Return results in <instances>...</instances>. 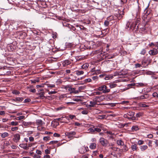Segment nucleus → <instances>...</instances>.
Listing matches in <instances>:
<instances>
[{"instance_id":"1","label":"nucleus","mask_w":158,"mask_h":158,"mask_svg":"<svg viewBox=\"0 0 158 158\" xmlns=\"http://www.w3.org/2000/svg\"><path fill=\"white\" fill-rule=\"evenodd\" d=\"M89 151V148L87 146H82L79 149V152L81 154H85Z\"/></svg>"},{"instance_id":"2","label":"nucleus","mask_w":158,"mask_h":158,"mask_svg":"<svg viewBox=\"0 0 158 158\" xmlns=\"http://www.w3.org/2000/svg\"><path fill=\"white\" fill-rule=\"evenodd\" d=\"M127 114L129 116V119L131 120H135V117L134 116L135 113L132 111H129L127 113Z\"/></svg>"},{"instance_id":"3","label":"nucleus","mask_w":158,"mask_h":158,"mask_svg":"<svg viewBox=\"0 0 158 158\" xmlns=\"http://www.w3.org/2000/svg\"><path fill=\"white\" fill-rule=\"evenodd\" d=\"M100 142L101 145L103 146H106L108 144L107 140L103 138L100 139Z\"/></svg>"},{"instance_id":"4","label":"nucleus","mask_w":158,"mask_h":158,"mask_svg":"<svg viewBox=\"0 0 158 158\" xmlns=\"http://www.w3.org/2000/svg\"><path fill=\"white\" fill-rule=\"evenodd\" d=\"M76 134V132L74 131H70L69 132H66L65 133L66 135L69 138H71L73 137Z\"/></svg>"},{"instance_id":"5","label":"nucleus","mask_w":158,"mask_h":158,"mask_svg":"<svg viewBox=\"0 0 158 158\" xmlns=\"http://www.w3.org/2000/svg\"><path fill=\"white\" fill-rule=\"evenodd\" d=\"M157 53L158 50L156 48L151 50L149 52V54L151 55H155L157 54Z\"/></svg>"},{"instance_id":"6","label":"nucleus","mask_w":158,"mask_h":158,"mask_svg":"<svg viewBox=\"0 0 158 158\" xmlns=\"http://www.w3.org/2000/svg\"><path fill=\"white\" fill-rule=\"evenodd\" d=\"M14 141L16 142H18L20 139V135L19 134H15L14 136Z\"/></svg>"},{"instance_id":"7","label":"nucleus","mask_w":158,"mask_h":158,"mask_svg":"<svg viewBox=\"0 0 158 158\" xmlns=\"http://www.w3.org/2000/svg\"><path fill=\"white\" fill-rule=\"evenodd\" d=\"M69 88V90H71V91L70 92V93H75V94H77V93H78L79 92V91L78 90H78H75V89L74 88H70L69 87V86L68 85V86H67L66 87V88Z\"/></svg>"},{"instance_id":"8","label":"nucleus","mask_w":158,"mask_h":158,"mask_svg":"<svg viewBox=\"0 0 158 158\" xmlns=\"http://www.w3.org/2000/svg\"><path fill=\"white\" fill-rule=\"evenodd\" d=\"M36 124L38 126H42L45 123L43 122V121L41 119H37L36 120Z\"/></svg>"},{"instance_id":"9","label":"nucleus","mask_w":158,"mask_h":158,"mask_svg":"<svg viewBox=\"0 0 158 158\" xmlns=\"http://www.w3.org/2000/svg\"><path fill=\"white\" fill-rule=\"evenodd\" d=\"M19 146L21 148L25 150L28 149L27 145V143H21Z\"/></svg>"},{"instance_id":"10","label":"nucleus","mask_w":158,"mask_h":158,"mask_svg":"<svg viewBox=\"0 0 158 158\" xmlns=\"http://www.w3.org/2000/svg\"><path fill=\"white\" fill-rule=\"evenodd\" d=\"M104 85H102L98 88V89L99 91H102L103 93H106V92L108 91L109 90H107V91L104 90Z\"/></svg>"},{"instance_id":"11","label":"nucleus","mask_w":158,"mask_h":158,"mask_svg":"<svg viewBox=\"0 0 158 158\" xmlns=\"http://www.w3.org/2000/svg\"><path fill=\"white\" fill-rule=\"evenodd\" d=\"M149 95L147 94H145L144 95H142L138 97V98L140 100H142L143 99H147L148 98Z\"/></svg>"},{"instance_id":"12","label":"nucleus","mask_w":158,"mask_h":158,"mask_svg":"<svg viewBox=\"0 0 158 158\" xmlns=\"http://www.w3.org/2000/svg\"><path fill=\"white\" fill-rule=\"evenodd\" d=\"M139 130V127L138 126L135 125L131 127V130L132 131H136Z\"/></svg>"},{"instance_id":"13","label":"nucleus","mask_w":158,"mask_h":158,"mask_svg":"<svg viewBox=\"0 0 158 158\" xmlns=\"http://www.w3.org/2000/svg\"><path fill=\"white\" fill-rule=\"evenodd\" d=\"M139 106L140 107H148L149 106L148 105L146 104L144 102L139 103Z\"/></svg>"},{"instance_id":"14","label":"nucleus","mask_w":158,"mask_h":158,"mask_svg":"<svg viewBox=\"0 0 158 158\" xmlns=\"http://www.w3.org/2000/svg\"><path fill=\"white\" fill-rule=\"evenodd\" d=\"M116 143L118 145L123 146L124 144V142L121 140H118Z\"/></svg>"},{"instance_id":"15","label":"nucleus","mask_w":158,"mask_h":158,"mask_svg":"<svg viewBox=\"0 0 158 158\" xmlns=\"http://www.w3.org/2000/svg\"><path fill=\"white\" fill-rule=\"evenodd\" d=\"M96 146V144L94 143H92L90 144L89 146L90 148L92 149H95Z\"/></svg>"},{"instance_id":"16","label":"nucleus","mask_w":158,"mask_h":158,"mask_svg":"<svg viewBox=\"0 0 158 158\" xmlns=\"http://www.w3.org/2000/svg\"><path fill=\"white\" fill-rule=\"evenodd\" d=\"M109 86L111 88H114L116 87L117 85L114 82H111L109 84Z\"/></svg>"},{"instance_id":"17","label":"nucleus","mask_w":158,"mask_h":158,"mask_svg":"<svg viewBox=\"0 0 158 158\" xmlns=\"http://www.w3.org/2000/svg\"><path fill=\"white\" fill-rule=\"evenodd\" d=\"M1 136L2 138H4L8 136L9 134L7 132H4L2 134Z\"/></svg>"},{"instance_id":"18","label":"nucleus","mask_w":158,"mask_h":158,"mask_svg":"<svg viewBox=\"0 0 158 158\" xmlns=\"http://www.w3.org/2000/svg\"><path fill=\"white\" fill-rule=\"evenodd\" d=\"M93 128H94L95 134L96 133V132H100L101 131L100 128L97 127H95V126H93Z\"/></svg>"},{"instance_id":"19","label":"nucleus","mask_w":158,"mask_h":158,"mask_svg":"<svg viewBox=\"0 0 158 158\" xmlns=\"http://www.w3.org/2000/svg\"><path fill=\"white\" fill-rule=\"evenodd\" d=\"M70 63L71 62L69 60H65L64 61L63 63V64L64 66H65L66 65H69L70 64Z\"/></svg>"},{"instance_id":"20","label":"nucleus","mask_w":158,"mask_h":158,"mask_svg":"<svg viewBox=\"0 0 158 158\" xmlns=\"http://www.w3.org/2000/svg\"><path fill=\"white\" fill-rule=\"evenodd\" d=\"M90 105H89L90 107H94L96 104H97V102H96L90 101Z\"/></svg>"},{"instance_id":"21","label":"nucleus","mask_w":158,"mask_h":158,"mask_svg":"<svg viewBox=\"0 0 158 158\" xmlns=\"http://www.w3.org/2000/svg\"><path fill=\"white\" fill-rule=\"evenodd\" d=\"M103 96H101L100 97L99 96H96L94 99V101L95 102H97L99 101V100L100 99V98H101L102 97H103Z\"/></svg>"},{"instance_id":"22","label":"nucleus","mask_w":158,"mask_h":158,"mask_svg":"<svg viewBox=\"0 0 158 158\" xmlns=\"http://www.w3.org/2000/svg\"><path fill=\"white\" fill-rule=\"evenodd\" d=\"M76 74L78 76H79L84 73V72L82 71L77 70L75 72Z\"/></svg>"},{"instance_id":"23","label":"nucleus","mask_w":158,"mask_h":158,"mask_svg":"<svg viewBox=\"0 0 158 158\" xmlns=\"http://www.w3.org/2000/svg\"><path fill=\"white\" fill-rule=\"evenodd\" d=\"M10 124L13 126H17L19 125V122L16 121H12L10 123Z\"/></svg>"},{"instance_id":"24","label":"nucleus","mask_w":158,"mask_h":158,"mask_svg":"<svg viewBox=\"0 0 158 158\" xmlns=\"http://www.w3.org/2000/svg\"><path fill=\"white\" fill-rule=\"evenodd\" d=\"M38 95H39V98H40L44 99V98L45 96L44 95V93L41 92L40 93H38Z\"/></svg>"},{"instance_id":"25","label":"nucleus","mask_w":158,"mask_h":158,"mask_svg":"<svg viewBox=\"0 0 158 158\" xmlns=\"http://www.w3.org/2000/svg\"><path fill=\"white\" fill-rule=\"evenodd\" d=\"M23 100V98H16L14 100L15 101L20 102H21Z\"/></svg>"},{"instance_id":"26","label":"nucleus","mask_w":158,"mask_h":158,"mask_svg":"<svg viewBox=\"0 0 158 158\" xmlns=\"http://www.w3.org/2000/svg\"><path fill=\"white\" fill-rule=\"evenodd\" d=\"M148 148V146L147 145H143L140 147V149L142 151H143Z\"/></svg>"},{"instance_id":"27","label":"nucleus","mask_w":158,"mask_h":158,"mask_svg":"<svg viewBox=\"0 0 158 158\" xmlns=\"http://www.w3.org/2000/svg\"><path fill=\"white\" fill-rule=\"evenodd\" d=\"M23 125L24 126H28L32 124V123L30 122H23Z\"/></svg>"},{"instance_id":"28","label":"nucleus","mask_w":158,"mask_h":158,"mask_svg":"<svg viewBox=\"0 0 158 158\" xmlns=\"http://www.w3.org/2000/svg\"><path fill=\"white\" fill-rule=\"evenodd\" d=\"M131 148L132 150L133 151L136 150L137 148L136 145L135 144L131 145Z\"/></svg>"},{"instance_id":"29","label":"nucleus","mask_w":158,"mask_h":158,"mask_svg":"<svg viewBox=\"0 0 158 158\" xmlns=\"http://www.w3.org/2000/svg\"><path fill=\"white\" fill-rule=\"evenodd\" d=\"M89 66V64H88L85 63L83 64L81 67L83 69H86L88 66Z\"/></svg>"},{"instance_id":"30","label":"nucleus","mask_w":158,"mask_h":158,"mask_svg":"<svg viewBox=\"0 0 158 158\" xmlns=\"http://www.w3.org/2000/svg\"><path fill=\"white\" fill-rule=\"evenodd\" d=\"M99 52L98 55H100V57H102L105 55V52L103 51H101Z\"/></svg>"},{"instance_id":"31","label":"nucleus","mask_w":158,"mask_h":158,"mask_svg":"<svg viewBox=\"0 0 158 158\" xmlns=\"http://www.w3.org/2000/svg\"><path fill=\"white\" fill-rule=\"evenodd\" d=\"M123 146H124L123 149H122V150H123V152H127L128 150V148L127 147L126 145H124Z\"/></svg>"},{"instance_id":"32","label":"nucleus","mask_w":158,"mask_h":158,"mask_svg":"<svg viewBox=\"0 0 158 158\" xmlns=\"http://www.w3.org/2000/svg\"><path fill=\"white\" fill-rule=\"evenodd\" d=\"M24 118L25 116H21L16 118L15 119L17 120H21L24 119Z\"/></svg>"},{"instance_id":"33","label":"nucleus","mask_w":158,"mask_h":158,"mask_svg":"<svg viewBox=\"0 0 158 158\" xmlns=\"http://www.w3.org/2000/svg\"><path fill=\"white\" fill-rule=\"evenodd\" d=\"M94 128H90L89 129L88 131L89 132H91L92 133L95 134L94 130Z\"/></svg>"},{"instance_id":"34","label":"nucleus","mask_w":158,"mask_h":158,"mask_svg":"<svg viewBox=\"0 0 158 158\" xmlns=\"http://www.w3.org/2000/svg\"><path fill=\"white\" fill-rule=\"evenodd\" d=\"M137 24L135 23H133L131 24L130 26V29H131L132 30H133L134 28V27L136 26Z\"/></svg>"},{"instance_id":"35","label":"nucleus","mask_w":158,"mask_h":158,"mask_svg":"<svg viewBox=\"0 0 158 158\" xmlns=\"http://www.w3.org/2000/svg\"><path fill=\"white\" fill-rule=\"evenodd\" d=\"M89 156V154H86L85 155H83L81 156V158H88Z\"/></svg>"},{"instance_id":"36","label":"nucleus","mask_w":158,"mask_h":158,"mask_svg":"<svg viewBox=\"0 0 158 158\" xmlns=\"http://www.w3.org/2000/svg\"><path fill=\"white\" fill-rule=\"evenodd\" d=\"M12 93L13 94H20V93L19 91L17 90H14L12 91Z\"/></svg>"},{"instance_id":"37","label":"nucleus","mask_w":158,"mask_h":158,"mask_svg":"<svg viewBox=\"0 0 158 158\" xmlns=\"http://www.w3.org/2000/svg\"><path fill=\"white\" fill-rule=\"evenodd\" d=\"M148 10H147L146 9L144 11V13L145 14V16H147L150 13V11H149V12H148Z\"/></svg>"},{"instance_id":"38","label":"nucleus","mask_w":158,"mask_h":158,"mask_svg":"<svg viewBox=\"0 0 158 158\" xmlns=\"http://www.w3.org/2000/svg\"><path fill=\"white\" fill-rule=\"evenodd\" d=\"M49 138L50 137L49 136H45L43 138V140L45 141H47L50 139Z\"/></svg>"},{"instance_id":"39","label":"nucleus","mask_w":158,"mask_h":158,"mask_svg":"<svg viewBox=\"0 0 158 158\" xmlns=\"http://www.w3.org/2000/svg\"><path fill=\"white\" fill-rule=\"evenodd\" d=\"M143 114L140 113H138L136 114V116L137 117H140L141 116H142Z\"/></svg>"},{"instance_id":"40","label":"nucleus","mask_w":158,"mask_h":158,"mask_svg":"<svg viewBox=\"0 0 158 158\" xmlns=\"http://www.w3.org/2000/svg\"><path fill=\"white\" fill-rule=\"evenodd\" d=\"M106 133L108 135H114V133H112V132L111 131H107L106 132Z\"/></svg>"},{"instance_id":"41","label":"nucleus","mask_w":158,"mask_h":158,"mask_svg":"<svg viewBox=\"0 0 158 158\" xmlns=\"http://www.w3.org/2000/svg\"><path fill=\"white\" fill-rule=\"evenodd\" d=\"M146 53V50L145 49H142L141 52H140V54L142 55H144Z\"/></svg>"},{"instance_id":"42","label":"nucleus","mask_w":158,"mask_h":158,"mask_svg":"<svg viewBox=\"0 0 158 158\" xmlns=\"http://www.w3.org/2000/svg\"><path fill=\"white\" fill-rule=\"evenodd\" d=\"M144 141L143 140H139L138 142V144L139 145H141L143 143Z\"/></svg>"},{"instance_id":"43","label":"nucleus","mask_w":158,"mask_h":158,"mask_svg":"<svg viewBox=\"0 0 158 158\" xmlns=\"http://www.w3.org/2000/svg\"><path fill=\"white\" fill-rule=\"evenodd\" d=\"M152 96L154 97L157 98L158 96V94L157 93L154 92L153 93Z\"/></svg>"},{"instance_id":"44","label":"nucleus","mask_w":158,"mask_h":158,"mask_svg":"<svg viewBox=\"0 0 158 158\" xmlns=\"http://www.w3.org/2000/svg\"><path fill=\"white\" fill-rule=\"evenodd\" d=\"M109 23V21L107 20H106L104 23V24L106 26H108Z\"/></svg>"},{"instance_id":"45","label":"nucleus","mask_w":158,"mask_h":158,"mask_svg":"<svg viewBox=\"0 0 158 158\" xmlns=\"http://www.w3.org/2000/svg\"><path fill=\"white\" fill-rule=\"evenodd\" d=\"M81 56H77L75 57L76 61L79 60L81 59Z\"/></svg>"},{"instance_id":"46","label":"nucleus","mask_w":158,"mask_h":158,"mask_svg":"<svg viewBox=\"0 0 158 158\" xmlns=\"http://www.w3.org/2000/svg\"><path fill=\"white\" fill-rule=\"evenodd\" d=\"M18 129V127H12L11 128V130L13 131H15L17 130Z\"/></svg>"},{"instance_id":"47","label":"nucleus","mask_w":158,"mask_h":158,"mask_svg":"<svg viewBox=\"0 0 158 158\" xmlns=\"http://www.w3.org/2000/svg\"><path fill=\"white\" fill-rule=\"evenodd\" d=\"M57 141H52L50 142L49 144H55L56 143H58Z\"/></svg>"},{"instance_id":"48","label":"nucleus","mask_w":158,"mask_h":158,"mask_svg":"<svg viewBox=\"0 0 158 158\" xmlns=\"http://www.w3.org/2000/svg\"><path fill=\"white\" fill-rule=\"evenodd\" d=\"M107 86L106 85H104V90L105 91H107L106 90H109L108 91L106 92V93H108L110 92V89H107Z\"/></svg>"},{"instance_id":"49","label":"nucleus","mask_w":158,"mask_h":158,"mask_svg":"<svg viewBox=\"0 0 158 158\" xmlns=\"http://www.w3.org/2000/svg\"><path fill=\"white\" fill-rule=\"evenodd\" d=\"M141 66V65L140 64H135V67L136 68H140Z\"/></svg>"},{"instance_id":"50","label":"nucleus","mask_w":158,"mask_h":158,"mask_svg":"<svg viewBox=\"0 0 158 158\" xmlns=\"http://www.w3.org/2000/svg\"><path fill=\"white\" fill-rule=\"evenodd\" d=\"M81 113L83 114H86L88 113V111L87 110H84L81 111Z\"/></svg>"},{"instance_id":"51","label":"nucleus","mask_w":158,"mask_h":158,"mask_svg":"<svg viewBox=\"0 0 158 158\" xmlns=\"http://www.w3.org/2000/svg\"><path fill=\"white\" fill-rule=\"evenodd\" d=\"M64 118L63 117H61L60 118H57L56 119V120H57L58 121L61 122V121L63 120V119Z\"/></svg>"},{"instance_id":"52","label":"nucleus","mask_w":158,"mask_h":158,"mask_svg":"<svg viewBox=\"0 0 158 158\" xmlns=\"http://www.w3.org/2000/svg\"><path fill=\"white\" fill-rule=\"evenodd\" d=\"M34 144H35V143H30L28 144L27 145V147H28V149L29 148L31 147Z\"/></svg>"},{"instance_id":"53","label":"nucleus","mask_w":158,"mask_h":158,"mask_svg":"<svg viewBox=\"0 0 158 158\" xmlns=\"http://www.w3.org/2000/svg\"><path fill=\"white\" fill-rule=\"evenodd\" d=\"M31 101V99L29 98H27L26 99L24 100V103H26V102H28Z\"/></svg>"},{"instance_id":"54","label":"nucleus","mask_w":158,"mask_h":158,"mask_svg":"<svg viewBox=\"0 0 158 158\" xmlns=\"http://www.w3.org/2000/svg\"><path fill=\"white\" fill-rule=\"evenodd\" d=\"M56 93L57 92L55 91H52L49 92L48 94H56Z\"/></svg>"},{"instance_id":"55","label":"nucleus","mask_w":158,"mask_h":158,"mask_svg":"<svg viewBox=\"0 0 158 158\" xmlns=\"http://www.w3.org/2000/svg\"><path fill=\"white\" fill-rule=\"evenodd\" d=\"M53 135L55 137H59L60 136V135L57 133H54Z\"/></svg>"},{"instance_id":"56","label":"nucleus","mask_w":158,"mask_h":158,"mask_svg":"<svg viewBox=\"0 0 158 158\" xmlns=\"http://www.w3.org/2000/svg\"><path fill=\"white\" fill-rule=\"evenodd\" d=\"M29 140L30 141L33 142L34 140V138L32 136H30L29 137Z\"/></svg>"},{"instance_id":"57","label":"nucleus","mask_w":158,"mask_h":158,"mask_svg":"<svg viewBox=\"0 0 158 158\" xmlns=\"http://www.w3.org/2000/svg\"><path fill=\"white\" fill-rule=\"evenodd\" d=\"M135 85V83H131L130 84H129L127 85V86L129 87H132V86H134Z\"/></svg>"},{"instance_id":"58","label":"nucleus","mask_w":158,"mask_h":158,"mask_svg":"<svg viewBox=\"0 0 158 158\" xmlns=\"http://www.w3.org/2000/svg\"><path fill=\"white\" fill-rule=\"evenodd\" d=\"M130 25V23L129 22H127V24L126 25V28H128L129 27Z\"/></svg>"},{"instance_id":"59","label":"nucleus","mask_w":158,"mask_h":158,"mask_svg":"<svg viewBox=\"0 0 158 158\" xmlns=\"http://www.w3.org/2000/svg\"><path fill=\"white\" fill-rule=\"evenodd\" d=\"M29 91L32 93H35L36 92V90L35 89H29Z\"/></svg>"},{"instance_id":"60","label":"nucleus","mask_w":158,"mask_h":158,"mask_svg":"<svg viewBox=\"0 0 158 158\" xmlns=\"http://www.w3.org/2000/svg\"><path fill=\"white\" fill-rule=\"evenodd\" d=\"M40 156L37 155L36 154H35L34 156V158H40Z\"/></svg>"},{"instance_id":"61","label":"nucleus","mask_w":158,"mask_h":158,"mask_svg":"<svg viewBox=\"0 0 158 158\" xmlns=\"http://www.w3.org/2000/svg\"><path fill=\"white\" fill-rule=\"evenodd\" d=\"M123 117L125 118H127L129 119V116H128V115L127 114V113L126 114H125L124 115Z\"/></svg>"},{"instance_id":"62","label":"nucleus","mask_w":158,"mask_h":158,"mask_svg":"<svg viewBox=\"0 0 158 158\" xmlns=\"http://www.w3.org/2000/svg\"><path fill=\"white\" fill-rule=\"evenodd\" d=\"M144 85V84L142 83H138V86L140 87H142Z\"/></svg>"},{"instance_id":"63","label":"nucleus","mask_w":158,"mask_h":158,"mask_svg":"<svg viewBox=\"0 0 158 158\" xmlns=\"http://www.w3.org/2000/svg\"><path fill=\"white\" fill-rule=\"evenodd\" d=\"M74 125L75 126L79 127V126H80L81 124L79 123L76 122L75 123Z\"/></svg>"},{"instance_id":"64","label":"nucleus","mask_w":158,"mask_h":158,"mask_svg":"<svg viewBox=\"0 0 158 158\" xmlns=\"http://www.w3.org/2000/svg\"><path fill=\"white\" fill-rule=\"evenodd\" d=\"M45 152L46 154H50V151L48 149H46L45 150Z\"/></svg>"}]
</instances>
